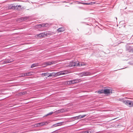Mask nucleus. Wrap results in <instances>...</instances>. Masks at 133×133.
I'll return each instance as SVG.
<instances>
[{
    "label": "nucleus",
    "mask_w": 133,
    "mask_h": 133,
    "mask_svg": "<svg viewBox=\"0 0 133 133\" xmlns=\"http://www.w3.org/2000/svg\"><path fill=\"white\" fill-rule=\"evenodd\" d=\"M56 73V76H57L61 75H64L68 74V72L66 71H60Z\"/></svg>",
    "instance_id": "obj_1"
},
{
    "label": "nucleus",
    "mask_w": 133,
    "mask_h": 133,
    "mask_svg": "<svg viewBox=\"0 0 133 133\" xmlns=\"http://www.w3.org/2000/svg\"><path fill=\"white\" fill-rule=\"evenodd\" d=\"M125 104L128 105L129 107H133V101H124Z\"/></svg>",
    "instance_id": "obj_2"
},
{
    "label": "nucleus",
    "mask_w": 133,
    "mask_h": 133,
    "mask_svg": "<svg viewBox=\"0 0 133 133\" xmlns=\"http://www.w3.org/2000/svg\"><path fill=\"white\" fill-rule=\"evenodd\" d=\"M56 62L54 61H53L51 62H45L43 63L42 65H45L44 66L45 67L46 66H47L50 65L52 64H55Z\"/></svg>",
    "instance_id": "obj_3"
},
{
    "label": "nucleus",
    "mask_w": 133,
    "mask_h": 133,
    "mask_svg": "<svg viewBox=\"0 0 133 133\" xmlns=\"http://www.w3.org/2000/svg\"><path fill=\"white\" fill-rule=\"evenodd\" d=\"M91 73L89 72H83L79 74L81 77L83 76H88L90 75Z\"/></svg>",
    "instance_id": "obj_4"
},
{
    "label": "nucleus",
    "mask_w": 133,
    "mask_h": 133,
    "mask_svg": "<svg viewBox=\"0 0 133 133\" xmlns=\"http://www.w3.org/2000/svg\"><path fill=\"white\" fill-rule=\"evenodd\" d=\"M112 93V90L111 89H104V93L105 94H110V93Z\"/></svg>",
    "instance_id": "obj_5"
},
{
    "label": "nucleus",
    "mask_w": 133,
    "mask_h": 133,
    "mask_svg": "<svg viewBox=\"0 0 133 133\" xmlns=\"http://www.w3.org/2000/svg\"><path fill=\"white\" fill-rule=\"evenodd\" d=\"M77 62H71L70 63V64L69 65V66L70 67H72V66H78Z\"/></svg>",
    "instance_id": "obj_6"
},
{
    "label": "nucleus",
    "mask_w": 133,
    "mask_h": 133,
    "mask_svg": "<svg viewBox=\"0 0 133 133\" xmlns=\"http://www.w3.org/2000/svg\"><path fill=\"white\" fill-rule=\"evenodd\" d=\"M86 116V115H79L78 116L74 117V118H75L76 119H78L83 118L85 116Z\"/></svg>",
    "instance_id": "obj_7"
},
{
    "label": "nucleus",
    "mask_w": 133,
    "mask_h": 133,
    "mask_svg": "<svg viewBox=\"0 0 133 133\" xmlns=\"http://www.w3.org/2000/svg\"><path fill=\"white\" fill-rule=\"evenodd\" d=\"M36 36H37L39 37L40 38H43L44 37H45L46 36L44 32L38 34Z\"/></svg>",
    "instance_id": "obj_8"
},
{
    "label": "nucleus",
    "mask_w": 133,
    "mask_h": 133,
    "mask_svg": "<svg viewBox=\"0 0 133 133\" xmlns=\"http://www.w3.org/2000/svg\"><path fill=\"white\" fill-rule=\"evenodd\" d=\"M65 29L64 27H62L57 30L58 32H61L64 31Z\"/></svg>",
    "instance_id": "obj_9"
},
{
    "label": "nucleus",
    "mask_w": 133,
    "mask_h": 133,
    "mask_svg": "<svg viewBox=\"0 0 133 133\" xmlns=\"http://www.w3.org/2000/svg\"><path fill=\"white\" fill-rule=\"evenodd\" d=\"M17 6H13L12 5H10L8 6V9H17Z\"/></svg>",
    "instance_id": "obj_10"
},
{
    "label": "nucleus",
    "mask_w": 133,
    "mask_h": 133,
    "mask_svg": "<svg viewBox=\"0 0 133 133\" xmlns=\"http://www.w3.org/2000/svg\"><path fill=\"white\" fill-rule=\"evenodd\" d=\"M66 82L67 84H72L75 83V82L74 79L69 81H67Z\"/></svg>",
    "instance_id": "obj_11"
},
{
    "label": "nucleus",
    "mask_w": 133,
    "mask_h": 133,
    "mask_svg": "<svg viewBox=\"0 0 133 133\" xmlns=\"http://www.w3.org/2000/svg\"><path fill=\"white\" fill-rule=\"evenodd\" d=\"M77 63H78V66H82L85 65H87L86 63L83 62H77Z\"/></svg>",
    "instance_id": "obj_12"
},
{
    "label": "nucleus",
    "mask_w": 133,
    "mask_h": 133,
    "mask_svg": "<svg viewBox=\"0 0 133 133\" xmlns=\"http://www.w3.org/2000/svg\"><path fill=\"white\" fill-rule=\"evenodd\" d=\"M56 77V73L55 72H52L51 73L49 74L48 76V77Z\"/></svg>",
    "instance_id": "obj_13"
},
{
    "label": "nucleus",
    "mask_w": 133,
    "mask_h": 133,
    "mask_svg": "<svg viewBox=\"0 0 133 133\" xmlns=\"http://www.w3.org/2000/svg\"><path fill=\"white\" fill-rule=\"evenodd\" d=\"M46 36L48 35H52V32L49 31H47L45 32Z\"/></svg>",
    "instance_id": "obj_14"
},
{
    "label": "nucleus",
    "mask_w": 133,
    "mask_h": 133,
    "mask_svg": "<svg viewBox=\"0 0 133 133\" xmlns=\"http://www.w3.org/2000/svg\"><path fill=\"white\" fill-rule=\"evenodd\" d=\"M95 2H91L89 3H82L83 4L85 5H92L94 4H95Z\"/></svg>",
    "instance_id": "obj_15"
},
{
    "label": "nucleus",
    "mask_w": 133,
    "mask_h": 133,
    "mask_svg": "<svg viewBox=\"0 0 133 133\" xmlns=\"http://www.w3.org/2000/svg\"><path fill=\"white\" fill-rule=\"evenodd\" d=\"M49 74V73L48 72H47L46 73H42L41 75L42 77L47 76V77H48V76Z\"/></svg>",
    "instance_id": "obj_16"
},
{
    "label": "nucleus",
    "mask_w": 133,
    "mask_h": 133,
    "mask_svg": "<svg viewBox=\"0 0 133 133\" xmlns=\"http://www.w3.org/2000/svg\"><path fill=\"white\" fill-rule=\"evenodd\" d=\"M49 25L48 23H43L42 24V26L43 27H48Z\"/></svg>",
    "instance_id": "obj_17"
},
{
    "label": "nucleus",
    "mask_w": 133,
    "mask_h": 133,
    "mask_svg": "<svg viewBox=\"0 0 133 133\" xmlns=\"http://www.w3.org/2000/svg\"><path fill=\"white\" fill-rule=\"evenodd\" d=\"M25 76H30L32 75L31 72H30L27 73H25Z\"/></svg>",
    "instance_id": "obj_18"
},
{
    "label": "nucleus",
    "mask_w": 133,
    "mask_h": 133,
    "mask_svg": "<svg viewBox=\"0 0 133 133\" xmlns=\"http://www.w3.org/2000/svg\"><path fill=\"white\" fill-rule=\"evenodd\" d=\"M97 92L99 93V94H101L102 93H104V90H100L98 91Z\"/></svg>",
    "instance_id": "obj_19"
},
{
    "label": "nucleus",
    "mask_w": 133,
    "mask_h": 133,
    "mask_svg": "<svg viewBox=\"0 0 133 133\" xmlns=\"http://www.w3.org/2000/svg\"><path fill=\"white\" fill-rule=\"evenodd\" d=\"M13 61H14V60H12V61H7H7H4L3 62V63L5 64V63H11V62H12Z\"/></svg>",
    "instance_id": "obj_20"
},
{
    "label": "nucleus",
    "mask_w": 133,
    "mask_h": 133,
    "mask_svg": "<svg viewBox=\"0 0 133 133\" xmlns=\"http://www.w3.org/2000/svg\"><path fill=\"white\" fill-rule=\"evenodd\" d=\"M26 92H23L19 93V95H22L26 94Z\"/></svg>",
    "instance_id": "obj_21"
},
{
    "label": "nucleus",
    "mask_w": 133,
    "mask_h": 133,
    "mask_svg": "<svg viewBox=\"0 0 133 133\" xmlns=\"http://www.w3.org/2000/svg\"><path fill=\"white\" fill-rule=\"evenodd\" d=\"M74 80L75 82V83H78L80 81V79H75Z\"/></svg>",
    "instance_id": "obj_22"
},
{
    "label": "nucleus",
    "mask_w": 133,
    "mask_h": 133,
    "mask_svg": "<svg viewBox=\"0 0 133 133\" xmlns=\"http://www.w3.org/2000/svg\"><path fill=\"white\" fill-rule=\"evenodd\" d=\"M64 123V122H62L60 123H57L58 124L57 126H59L62 125Z\"/></svg>",
    "instance_id": "obj_23"
},
{
    "label": "nucleus",
    "mask_w": 133,
    "mask_h": 133,
    "mask_svg": "<svg viewBox=\"0 0 133 133\" xmlns=\"http://www.w3.org/2000/svg\"><path fill=\"white\" fill-rule=\"evenodd\" d=\"M42 125H47L48 124V123L46 122H42Z\"/></svg>",
    "instance_id": "obj_24"
},
{
    "label": "nucleus",
    "mask_w": 133,
    "mask_h": 133,
    "mask_svg": "<svg viewBox=\"0 0 133 133\" xmlns=\"http://www.w3.org/2000/svg\"><path fill=\"white\" fill-rule=\"evenodd\" d=\"M37 66V64H33L31 66V68H32L34 67L35 66Z\"/></svg>",
    "instance_id": "obj_25"
},
{
    "label": "nucleus",
    "mask_w": 133,
    "mask_h": 133,
    "mask_svg": "<svg viewBox=\"0 0 133 133\" xmlns=\"http://www.w3.org/2000/svg\"><path fill=\"white\" fill-rule=\"evenodd\" d=\"M38 27L39 28H41L42 27H43V26H42V24H39L37 25Z\"/></svg>",
    "instance_id": "obj_26"
},
{
    "label": "nucleus",
    "mask_w": 133,
    "mask_h": 133,
    "mask_svg": "<svg viewBox=\"0 0 133 133\" xmlns=\"http://www.w3.org/2000/svg\"><path fill=\"white\" fill-rule=\"evenodd\" d=\"M53 112H50L49 113L47 114L45 116H47L49 115H52V114H53Z\"/></svg>",
    "instance_id": "obj_27"
},
{
    "label": "nucleus",
    "mask_w": 133,
    "mask_h": 133,
    "mask_svg": "<svg viewBox=\"0 0 133 133\" xmlns=\"http://www.w3.org/2000/svg\"><path fill=\"white\" fill-rule=\"evenodd\" d=\"M34 126L35 127H38L40 126V125H39V123L35 124Z\"/></svg>",
    "instance_id": "obj_28"
},
{
    "label": "nucleus",
    "mask_w": 133,
    "mask_h": 133,
    "mask_svg": "<svg viewBox=\"0 0 133 133\" xmlns=\"http://www.w3.org/2000/svg\"><path fill=\"white\" fill-rule=\"evenodd\" d=\"M58 111L59 112H63L64 111V110L63 109H61L60 110H59Z\"/></svg>",
    "instance_id": "obj_29"
},
{
    "label": "nucleus",
    "mask_w": 133,
    "mask_h": 133,
    "mask_svg": "<svg viewBox=\"0 0 133 133\" xmlns=\"http://www.w3.org/2000/svg\"><path fill=\"white\" fill-rule=\"evenodd\" d=\"M85 131V133H89V132H90V133H91V132H93V131Z\"/></svg>",
    "instance_id": "obj_30"
},
{
    "label": "nucleus",
    "mask_w": 133,
    "mask_h": 133,
    "mask_svg": "<svg viewBox=\"0 0 133 133\" xmlns=\"http://www.w3.org/2000/svg\"><path fill=\"white\" fill-rule=\"evenodd\" d=\"M21 76L22 77H24L25 76V73L22 74V75Z\"/></svg>",
    "instance_id": "obj_31"
},
{
    "label": "nucleus",
    "mask_w": 133,
    "mask_h": 133,
    "mask_svg": "<svg viewBox=\"0 0 133 133\" xmlns=\"http://www.w3.org/2000/svg\"><path fill=\"white\" fill-rule=\"evenodd\" d=\"M17 6V9H18V7H19V8H21V5H19L18 6Z\"/></svg>",
    "instance_id": "obj_32"
},
{
    "label": "nucleus",
    "mask_w": 133,
    "mask_h": 133,
    "mask_svg": "<svg viewBox=\"0 0 133 133\" xmlns=\"http://www.w3.org/2000/svg\"><path fill=\"white\" fill-rule=\"evenodd\" d=\"M39 125H40V126H43L42 122L39 123Z\"/></svg>",
    "instance_id": "obj_33"
},
{
    "label": "nucleus",
    "mask_w": 133,
    "mask_h": 133,
    "mask_svg": "<svg viewBox=\"0 0 133 133\" xmlns=\"http://www.w3.org/2000/svg\"><path fill=\"white\" fill-rule=\"evenodd\" d=\"M130 51L133 52V48L131 49V50Z\"/></svg>",
    "instance_id": "obj_34"
},
{
    "label": "nucleus",
    "mask_w": 133,
    "mask_h": 133,
    "mask_svg": "<svg viewBox=\"0 0 133 133\" xmlns=\"http://www.w3.org/2000/svg\"><path fill=\"white\" fill-rule=\"evenodd\" d=\"M12 59L11 60H7V61H11L12 60Z\"/></svg>",
    "instance_id": "obj_35"
},
{
    "label": "nucleus",
    "mask_w": 133,
    "mask_h": 133,
    "mask_svg": "<svg viewBox=\"0 0 133 133\" xmlns=\"http://www.w3.org/2000/svg\"><path fill=\"white\" fill-rule=\"evenodd\" d=\"M82 133H85V131H84L82 132Z\"/></svg>",
    "instance_id": "obj_36"
}]
</instances>
